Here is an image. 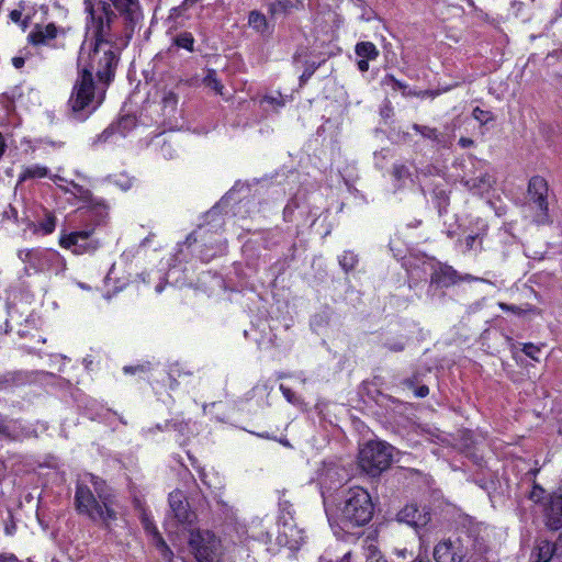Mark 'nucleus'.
<instances>
[{
    "label": "nucleus",
    "mask_w": 562,
    "mask_h": 562,
    "mask_svg": "<svg viewBox=\"0 0 562 562\" xmlns=\"http://www.w3.org/2000/svg\"><path fill=\"white\" fill-rule=\"evenodd\" d=\"M133 24L140 18L137 0H85L89 15L87 37L78 56V78L68 104L78 121L88 119L103 102L105 86L114 76L117 54L112 44V30L116 14Z\"/></svg>",
    "instance_id": "obj_1"
},
{
    "label": "nucleus",
    "mask_w": 562,
    "mask_h": 562,
    "mask_svg": "<svg viewBox=\"0 0 562 562\" xmlns=\"http://www.w3.org/2000/svg\"><path fill=\"white\" fill-rule=\"evenodd\" d=\"M225 206L226 201L222 200L205 213L203 223L187 237L183 244L179 245V256L184 257V252L189 251L202 261L207 262L225 252L226 238L222 235L225 225L223 214Z\"/></svg>",
    "instance_id": "obj_2"
},
{
    "label": "nucleus",
    "mask_w": 562,
    "mask_h": 562,
    "mask_svg": "<svg viewBox=\"0 0 562 562\" xmlns=\"http://www.w3.org/2000/svg\"><path fill=\"white\" fill-rule=\"evenodd\" d=\"M75 501L78 513L97 524L110 527L117 519L106 484L93 474L87 473L79 479Z\"/></svg>",
    "instance_id": "obj_3"
},
{
    "label": "nucleus",
    "mask_w": 562,
    "mask_h": 562,
    "mask_svg": "<svg viewBox=\"0 0 562 562\" xmlns=\"http://www.w3.org/2000/svg\"><path fill=\"white\" fill-rule=\"evenodd\" d=\"M409 282L430 277L429 292L434 289L449 288L460 281H476L471 274L460 276L452 267L442 265L427 256L415 257L404 262Z\"/></svg>",
    "instance_id": "obj_4"
},
{
    "label": "nucleus",
    "mask_w": 562,
    "mask_h": 562,
    "mask_svg": "<svg viewBox=\"0 0 562 562\" xmlns=\"http://www.w3.org/2000/svg\"><path fill=\"white\" fill-rule=\"evenodd\" d=\"M339 513L342 528L367 525L373 515V503L368 491L360 486L349 487L344 492Z\"/></svg>",
    "instance_id": "obj_5"
},
{
    "label": "nucleus",
    "mask_w": 562,
    "mask_h": 562,
    "mask_svg": "<svg viewBox=\"0 0 562 562\" xmlns=\"http://www.w3.org/2000/svg\"><path fill=\"white\" fill-rule=\"evenodd\" d=\"M26 276L36 273H63L67 268L64 256L52 248H23L16 251Z\"/></svg>",
    "instance_id": "obj_6"
},
{
    "label": "nucleus",
    "mask_w": 562,
    "mask_h": 562,
    "mask_svg": "<svg viewBox=\"0 0 562 562\" xmlns=\"http://www.w3.org/2000/svg\"><path fill=\"white\" fill-rule=\"evenodd\" d=\"M169 513L165 520V529L175 547H178V539L192 528L196 515L189 507L184 494L176 490L169 494Z\"/></svg>",
    "instance_id": "obj_7"
},
{
    "label": "nucleus",
    "mask_w": 562,
    "mask_h": 562,
    "mask_svg": "<svg viewBox=\"0 0 562 562\" xmlns=\"http://www.w3.org/2000/svg\"><path fill=\"white\" fill-rule=\"evenodd\" d=\"M475 540L465 531L438 542L432 551L436 562H465L474 551Z\"/></svg>",
    "instance_id": "obj_8"
},
{
    "label": "nucleus",
    "mask_w": 562,
    "mask_h": 562,
    "mask_svg": "<svg viewBox=\"0 0 562 562\" xmlns=\"http://www.w3.org/2000/svg\"><path fill=\"white\" fill-rule=\"evenodd\" d=\"M393 447L383 441H369L359 452V465L369 475L385 471L393 460Z\"/></svg>",
    "instance_id": "obj_9"
},
{
    "label": "nucleus",
    "mask_w": 562,
    "mask_h": 562,
    "mask_svg": "<svg viewBox=\"0 0 562 562\" xmlns=\"http://www.w3.org/2000/svg\"><path fill=\"white\" fill-rule=\"evenodd\" d=\"M187 535H189V550L196 562H215L220 541L213 532L191 528Z\"/></svg>",
    "instance_id": "obj_10"
},
{
    "label": "nucleus",
    "mask_w": 562,
    "mask_h": 562,
    "mask_svg": "<svg viewBox=\"0 0 562 562\" xmlns=\"http://www.w3.org/2000/svg\"><path fill=\"white\" fill-rule=\"evenodd\" d=\"M318 214L319 210L312 207L306 200L305 193L302 192L296 193L283 211L284 220L286 222H294L297 227L312 226Z\"/></svg>",
    "instance_id": "obj_11"
},
{
    "label": "nucleus",
    "mask_w": 562,
    "mask_h": 562,
    "mask_svg": "<svg viewBox=\"0 0 562 562\" xmlns=\"http://www.w3.org/2000/svg\"><path fill=\"white\" fill-rule=\"evenodd\" d=\"M347 472L345 469L336 463L325 464L319 473V486L323 497V503L327 516L330 512L331 494L339 488L347 480Z\"/></svg>",
    "instance_id": "obj_12"
},
{
    "label": "nucleus",
    "mask_w": 562,
    "mask_h": 562,
    "mask_svg": "<svg viewBox=\"0 0 562 562\" xmlns=\"http://www.w3.org/2000/svg\"><path fill=\"white\" fill-rule=\"evenodd\" d=\"M60 247L71 250L75 255L92 254L100 247V241L93 237V228L61 233Z\"/></svg>",
    "instance_id": "obj_13"
},
{
    "label": "nucleus",
    "mask_w": 562,
    "mask_h": 562,
    "mask_svg": "<svg viewBox=\"0 0 562 562\" xmlns=\"http://www.w3.org/2000/svg\"><path fill=\"white\" fill-rule=\"evenodd\" d=\"M528 201L536 209L535 221L546 224L549 221L548 183L544 178L533 176L528 183Z\"/></svg>",
    "instance_id": "obj_14"
},
{
    "label": "nucleus",
    "mask_w": 562,
    "mask_h": 562,
    "mask_svg": "<svg viewBox=\"0 0 562 562\" xmlns=\"http://www.w3.org/2000/svg\"><path fill=\"white\" fill-rule=\"evenodd\" d=\"M305 532L299 528L291 515H282L279 520L278 541L290 550H297L305 541Z\"/></svg>",
    "instance_id": "obj_15"
},
{
    "label": "nucleus",
    "mask_w": 562,
    "mask_h": 562,
    "mask_svg": "<svg viewBox=\"0 0 562 562\" xmlns=\"http://www.w3.org/2000/svg\"><path fill=\"white\" fill-rule=\"evenodd\" d=\"M65 30L57 27L54 23L46 25H36L29 34V42L34 46H48L52 48H60L64 44L58 40L65 35Z\"/></svg>",
    "instance_id": "obj_16"
},
{
    "label": "nucleus",
    "mask_w": 562,
    "mask_h": 562,
    "mask_svg": "<svg viewBox=\"0 0 562 562\" xmlns=\"http://www.w3.org/2000/svg\"><path fill=\"white\" fill-rule=\"evenodd\" d=\"M72 193L79 196L85 205L81 209H86L89 216L95 222L97 225L101 224L108 216V205L102 199L94 198L91 192L81 186L71 183Z\"/></svg>",
    "instance_id": "obj_17"
},
{
    "label": "nucleus",
    "mask_w": 562,
    "mask_h": 562,
    "mask_svg": "<svg viewBox=\"0 0 562 562\" xmlns=\"http://www.w3.org/2000/svg\"><path fill=\"white\" fill-rule=\"evenodd\" d=\"M142 525L146 533L151 538V543L156 547L165 562H172L173 552L168 547L161 535L159 533L154 520L147 513L142 515Z\"/></svg>",
    "instance_id": "obj_18"
},
{
    "label": "nucleus",
    "mask_w": 562,
    "mask_h": 562,
    "mask_svg": "<svg viewBox=\"0 0 562 562\" xmlns=\"http://www.w3.org/2000/svg\"><path fill=\"white\" fill-rule=\"evenodd\" d=\"M397 520L418 529L430 521V513L425 506L419 507L416 504H408L398 512Z\"/></svg>",
    "instance_id": "obj_19"
},
{
    "label": "nucleus",
    "mask_w": 562,
    "mask_h": 562,
    "mask_svg": "<svg viewBox=\"0 0 562 562\" xmlns=\"http://www.w3.org/2000/svg\"><path fill=\"white\" fill-rule=\"evenodd\" d=\"M178 97L173 91H166L161 98V111L164 116V124L168 130H176L180 127L178 119L180 113L178 111Z\"/></svg>",
    "instance_id": "obj_20"
},
{
    "label": "nucleus",
    "mask_w": 562,
    "mask_h": 562,
    "mask_svg": "<svg viewBox=\"0 0 562 562\" xmlns=\"http://www.w3.org/2000/svg\"><path fill=\"white\" fill-rule=\"evenodd\" d=\"M486 232V225L483 221L477 222L476 231L471 232L464 236L463 239L458 240V248L461 252H474L481 250L483 236Z\"/></svg>",
    "instance_id": "obj_21"
},
{
    "label": "nucleus",
    "mask_w": 562,
    "mask_h": 562,
    "mask_svg": "<svg viewBox=\"0 0 562 562\" xmlns=\"http://www.w3.org/2000/svg\"><path fill=\"white\" fill-rule=\"evenodd\" d=\"M547 524L551 529L562 527V495H551L544 504Z\"/></svg>",
    "instance_id": "obj_22"
},
{
    "label": "nucleus",
    "mask_w": 562,
    "mask_h": 562,
    "mask_svg": "<svg viewBox=\"0 0 562 562\" xmlns=\"http://www.w3.org/2000/svg\"><path fill=\"white\" fill-rule=\"evenodd\" d=\"M355 53L359 57L358 69L361 72L369 70V61L375 60L379 56L376 46L371 42H360L355 47Z\"/></svg>",
    "instance_id": "obj_23"
},
{
    "label": "nucleus",
    "mask_w": 562,
    "mask_h": 562,
    "mask_svg": "<svg viewBox=\"0 0 562 562\" xmlns=\"http://www.w3.org/2000/svg\"><path fill=\"white\" fill-rule=\"evenodd\" d=\"M394 191L398 192L414 186V179L408 167L403 164H395L392 169Z\"/></svg>",
    "instance_id": "obj_24"
},
{
    "label": "nucleus",
    "mask_w": 562,
    "mask_h": 562,
    "mask_svg": "<svg viewBox=\"0 0 562 562\" xmlns=\"http://www.w3.org/2000/svg\"><path fill=\"white\" fill-rule=\"evenodd\" d=\"M135 126V120L132 116L122 117L116 125H111L97 136L95 143L108 142L114 133L125 137L128 131Z\"/></svg>",
    "instance_id": "obj_25"
},
{
    "label": "nucleus",
    "mask_w": 562,
    "mask_h": 562,
    "mask_svg": "<svg viewBox=\"0 0 562 562\" xmlns=\"http://www.w3.org/2000/svg\"><path fill=\"white\" fill-rule=\"evenodd\" d=\"M260 524L262 525V529L257 531L256 527L252 526L251 530H250L251 535H248L249 530L246 529L245 527H243V526L237 527L236 533H237L238 542L241 544H246L248 542V538H252V539L258 540L263 543L270 542L272 536L266 527V520H261Z\"/></svg>",
    "instance_id": "obj_26"
},
{
    "label": "nucleus",
    "mask_w": 562,
    "mask_h": 562,
    "mask_svg": "<svg viewBox=\"0 0 562 562\" xmlns=\"http://www.w3.org/2000/svg\"><path fill=\"white\" fill-rule=\"evenodd\" d=\"M557 552V544L546 539H539L531 553L533 562H549Z\"/></svg>",
    "instance_id": "obj_27"
},
{
    "label": "nucleus",
    "mask_w": 562,
    "mask_h": 562,
    "mask_svg": "<svg viewBox=\"0 0 562 562\" xmlns=\"http://www.w3.org/2000/svg\"><path fill=\"white\" fill-rule=\"evenodd\" d=\"M413 128L419 133L423 137L428 138L436 143L439 147L449 148L451 146L450 137L445 136L434 127L414 124Z\"/></svg>",
    "instance_id": "obj_28"
},
{
    "label": "nucleus",
    "mask_w": 562,
    "mask_h": 562,
    "mask_svg": "<svg viewBox=\"0 0 562 562\" xmlns=\"http://www.w3.org/2000/svg\"><path fill=\"white\" fill-rule=\"evenodd\" d=\"M286 102V97H283L279 91H273L263 95L259 101V105L265 112H277L282 109Z\"/></svg>",
    "instance_id": "obj_29"
},
{
    "label": "nucleus",
    "mask_w": 562,
    "mask_h": 562,
    "mask_svg": "<svg viewBox=\"0 0 562 562\" xmlns=\"http://www.w3.org/2000/svg\"><path fill=\"white\" fill-rule=\"evenodd\" d=\"M27 227L35 235L46 236L52 234L56 228V217L53 213L47 212L45 217L37 224L27 221Z\"/></svg>",
    "instance_id": "obj_30"
},
{
    "label": "nucleus",
    "mask_w": 562,
    "mask_h": 562,
    "mask_svg": "<svg viewBox=\"0 0 562 562\" xmlns=\"http://www.w3.org/2000/svg\"><path fill=\"white\" fill-rule=\"evenodd\" d=\"M464 183L469 188L470 191L477 193V194H483L490 188H492V186L494 183V178L491 175H488L487 172H485L477 177L470 178V179L465 180Z\"/></svg>",
    "instance_id": "obj_31"
},
{
    "label": "nucleus",
    "mask_w": 562,
    "mask_h": 562,
    "mask_svg": "<svg viewBox=\"0 0 562 562\" xmlns=\"http://www.w3.org/2000/svg\"><path fill=\"white\" fill-rule=\"evenodd\" d=\"M248 25L261 35H270L272 27L269 25L265 14L257 10H252L248 15Z\"/></svg>",
    "instance_id": "obj_32"
},
{
    "label": "nucleus",
    "mask_w": 562,
    "mask_h": 562,
    "mask_svg": "<svg viewBox=\"0 0 562 562\" xmlns=\"http://www.w3.org/2000/svg\"><path fill=\"white\" fill-rule=\"evenodd\" d=\"M48 176V169L45 166L41 165H31L26 166L22 169L19 181L23 182L29 179H41Z\"/></svg>",
    "instance_id": "obj_33"
},
{
    "label": "nucleus",
    "mask_w": 562,
    "mask_h": 562,
    "mask_svg": "<svg viewBox=\"0 0 562 562\" xmlns=\"http://www.w3.org/2000/svg\"><path fill=\"white\" fill-rule=\"evenodd\" d=\"M203 83L212 89L215 93L223 95L224 86L217 79L216 71L213 69H209L205 77L203 78Z\"/></svg>",
    "instance_id": "obj_34"
},
{
    "label": "nucleus",
    "mask_w": 562,
    "mask_h": 562,
    "mask_svg": "<svg viewBox=\"0 0 562 562\" xmlns=\"http://www.w3.org/2000/svg\"><path fill=\"white\" fill-rule=\"evenodd\" d=\"M339 266L345 272L351 271L358 263V257L351 251H344L338 257Z\"/></svg>",
    "instance_id": "obj_35"
},
{
    "label": "nucleus",
    "mask_w": 562,
    "mask_h": 562,
    "mask_svg": "<svg viewBox=\"0 0 562 562\" xmlns=\"http://www.w3.org/2000/svg\"><path fill=\"white\" fill-rule=\"evenodd\" d=\"M349 559H350V553H346L344 555L342 562H349ZM367 562H386V560H384L380 555L379 551L373 546H370L369 547V555H368ZM412 562H430V561L427 560V559H423L420 557H417Z\"/></svg>",
    "instance_id": "obj_36"
},
{
    "label": "nucleus",
    "mask_w": 562,
    "mask_h": 562,
    "mask_svg": "<svg viewBox=\"0 0 562 562\" xmlns=\"http://www.w3.org/2000/svg\"><path fill=\"white\" fill-rule=\"evenodd\" d=\"M200 479L204 485L215 491H220L223 486L222 480L215 473L201 472Z\"/></svg>",
    "instance_id": "obj_37"
},
{
    "label": "nucleus",
    "mask_w": 562,
    "mask_h": 562,
    "mask_svg": "<svg viewBox=\"0 0 562 562\" xmlns=\"http://www.w3.org/2000/svg\"><path fill=\"white\" fill-rule=\"evenodd\" d=\"M175 44L189 52L193 50L194 38L191 33L183 32L176 36Z\"/></svg>",
    "instance_id": "obj_38"
},
{
    "label": "nucleus",
    "mask_w": 562,
    "mask_h": 562,
    "mask_svg": "<svg viewBox=\"0 0 562 562\" xmlns=\"http://www.w3.org/2000/svg\"><path fill=\"white\" fill-rule=\"evenodd\" d=\"M434 195H435V199H436V203H437V207L439 210V213H441L442 210L449 203V196H448L447 192L443 189H439V188H437L434 191Z\"/></svg>",
    "instance_id": "obj_39"
},
{
    "label": "nucleus",
    "mask_w": 562,
    "mask_h": 562,
    "mask_svg": "<svg viewBox=\"0 0 562 562\" xmlns=\"http://www.w3.org/2000/svg\"><path fill=\"white\" fill-rule=\"evenodd\" d=\"M382 85L386 88H391L392 90H404L407 87L405 83L395 79L392 75H386L382 79Z\"/></svg>",
    "instance_id": "obj_40"
},
{
    "label": "nucleus",
    "mask_w": 562,
    "mask_h": 562,
    "mask_svg": "<svg viewBox=\"0 0 562 562\" xmlns=\"http://www.w3.org/2000/svg\"><path fill=\"white\" fill-rule=\"evenodd\" d=\"M473 119L479 121L482 125L487 124L490 121L493 120V115L491 112L485 111L476 106L472 112Z\"/></svg>",
    "instance_id": "obj_41"
},
{
    "label": "nucleus",
    "mask_w": 562,
    "mask_h": 562,
    "mask_svg": "<svg viewBox=\"0 0 562 562\" xmlns=\"http://www.w3.org/2000/svg\"><path fill=\"white\" fill-rule=\"evenodd\" d=\"M286 3L284 1L278 0L269 4V13L271 15H277L284 13L286 11Z\"/></svg>",
    "instance_id": "obj_42"
},
{
    "label": "nucleus",
    "mask_w": 562,
    "mask_h": 562,
    "mask_svg": "<svg viewBox=\"0 0 562 562\" xmlns=\"http://www.w3.org/2000/svg\"><path fill=\"white\" fill-rule=\"evenodd\" d=\"M544 495H546V491L541 486L533 485L532 490L529 493V498L531 501L538 503L544 498Z\"/></svg>",
    "instance_id": "obj_43"
},
{
    "label": "nucleus",
    "mask_w": 562,
    "mask_h": 562,
    "mask_svg": "<svg viewBox=\"0 0 562 562\" xmlns=\"http://www.w3.org/2000/svg\"><path fill=\"white\" fill-rule=\"evenodd\" d=\"M207 279H211L212 288H222L223 286L222 278L218 276H215V274L211 276L210 272L202 274V277L200 279L201 283L204 284Z\"/></svg>",
    "instance_id": "obj_44"
},
{
    "label": "nucleus",
    "mask_w": 562,
    "mask_h": 562,
    "mask_svg": "<svg viewBox=\"0 0 562 562\" xmlns=\"http://www.w3.org/2000/svg\"><path fill=\"white\" fill-rule=\"evenodd\" d=\"M114 183L123 191L131 189L133 184L132 180L124 175L119 176Z\"/></svg>",
    "instance_id": "obj_45"
},
{
    "label": "nucleus",
    "mask_w": 562,
    "mask_h": 562,
    "mask_svg": "<svg viewBox=\"0 0 562 562\" xmlns=\"http://www.w3.org/2000/svg\"><path fill=\"white\" fill-rule=\"evenodd\" d=\"M522 351L525 352L526 356H528L529 358L533 359V360H539L538 359V353L540 352V348L532 345V344H526L524 346V349Z\"/></svg>",
    "instance_id": "obj_46"
},
{
    "label": "nucleus",
    "mask_w": 562,
    "mask_h": 562,
    "mask_svg": "<svg viewBox=\"0 0 562 562\" xmlns=\"http://www.w3.org/2000/svg\"><path fill=\"white\" fill-rule=\"evenodd\" d=\"M187 428H188V424L187 423L173 422V423H166L164 429H167V430L172 429V430L178 431L179 434H181L183 436L184 435V430Z\"/></svg>",
    "instance_id": "obj_47"
},
{
    "label": "nucleus",
    "mask_w": 562,
    "mask_h": 562,
    "mask_svg": "<svg viewBox=\"0 0 562 562\" xmlns=\"http://www.w3.org/2000/svg\"><path fill=\"white\" fill-rule=\"evenodd\" d=\"M160 154L165 159H173L177 156L176 150L172 148L171 144L164 143L160 148Z\"/></svg>",
    "instance_id": "obj_48"
},
{
    "label": "nucleus",
    "mask_w": 562,
    "mask_h": 562,
    "mask_svg": "<svg viewBox=\"0 0 562 562\" xmlns=\"http://www.w3.org/2000/svg\"><path fill=\"white\" fill-rule=\"evenodd\" d=\"M0 435L15 439V436L11 432V425L7 423V420L0 416Z\"/></svg>",
    "instance_id": "obj_49"
},
{
    "label": "nucleus",
    "mask_w": 562,
    "mask_h": 562,
    "mask_svg": "<svg viewBox=\"0 0 562 562\" xmlns=\"http://www.w3.org/2000/svg\"><path fill=\"white\" fill-rule=\"evenodd\" d=\"M146 369H148V366L137 364V366H126L123 368V371L126 374H136L139 372H145Z\"/></svg>",
    "instance_id": "obj_50"
},
{
    "label": "nucleus",
    "mask_w": 562,
    "mask_h": 562,
    "mask_svg": "<svg viewBox=\"0 0 562 562\" xmlns=\"http://www.w3.org/2000/svg\"><path fill=\"white\" fill-rule=\"evenodd\" d=\"M280 391L282 392L283 396L286 398V401L289 403H295L296 402V396L295 394L291 391V389L286 387L285 385L281 384L280 385Z\"/></svg>",
    "instance_id": "obj_51"
},
{
    "label": "nucleus",
    "mask_w": 562,
    "mask_h": 562,
    "mask_svg": "<svg viewBox=\"0 0 562 562\" xmlns=\"http://www.w3.org/2000/svg\"><path fill=\"white\" fill-rule=\"evenodd\" d=\"M4 217L8 218V220H12L14 222H19V217H18V211L15 207L9 205L8 210L4 211Z\"/></svg>",
    "instance_id": "obj_52"
},
{
    "label": "nucleus",
    "mask_w": 562,
    "mask_h": 562,
    "mask_svg": "<svg viewBox=\"0 0 562 562\" xmlns=\"http://www.w3.org/2000/svg\"><path fill=\"white\" fill-rule=\"evenodd\" d=\"M404 340L401 339L394 344H386V347L391 350V351H401L404 349Z\"/></svg>",
    "instance_id": "obj_53"
},
{
    "label": "nucleus",
    "mask_w": 562,
    "mask_h": 562,
    "mask_svg": "<svg viewBox=\"0 0 562 562\" xmlns=\"http://www.w3.org/2000/svg\"><path fill=\"white\" fill-rule=\"evenodd\" d=\"M25 64V59L24 57L22 56H15L12 58V65L16 68V69H20L24 66Z\"/></svg>",
    "instance_id": "obj_54"
},
{
    "label": "nucleus",
    "mask_w": 562,
    "mask_h": 562,
    "mask_svg": "<svg viewBox=\"0 0 562 562\" xmlns=\"http://www.w3.org/2000/svg\"><path fill=\"white\" fill-rule=\"evenodd\" d=\"M428 393H429V389L426 385L419 386L415 391V394H416L417 397H425V396L428 395Z\"/></svg>",
    "instance_id": "obj_55"
},
{
    "label": "nucleus",
    "mask_w": 562,
    "mask_h": 562,
    "mask_svg": "<svg viewBox=\"0 0 562 562\" xmlns=\"http://www.w3.org/2000/svg\"><path fill=\"white\" fill-rule=\"evenodd\" d=\"M474 142L471 139V138H468V137H461L459 139V145L462 147V148H468V147H471L473 146Z\"/></svg>",
    "instance_id": "obj_56"
},
{
    "label": "nucleus",
    "mask_w": 562,
    "mask_h": 562,
    "mask_svg": "<svg viewBox=\"0 0 562 562\" xmlns=\"http://www.w3.org/2000/svg\"><path fill=\"white\" fill-rule=\"evenodd\" d=\"M21 18H22V12L19 10H13L10 12V19L14 23H19L21 21Z\"/></svg>",
    "instance_id": "obj_57"
},
{
    "label": "nucleus",
    "mask_w": 562,
    "mask_h": 562,
    "mask_svg": "<svg viewBox=\"0 0 562 562\" xmlns=\"http://www.w3.org/2000/svg\"><path fill=\"white\" fill-rule=\"evenodd\" d=\"M7 149V144L3 135L0 133V159L2 158L4 151Z\"/></svg>",
    "instance_id": "obj_58"
},
{
    "label": "nucleus",
    "mask_w": 562,
    "mask_h": 562,
    "mask_svg": "<svg viewBox=\"0 0 562 562\" xmlns=\"http://www.w3.org/2000/svg\"><path fill=\"white\" fill-rule=\"evenodd\" d=\"M0 562H20L13 555H0Z\"/></svg>",
    "instance_id": "obj_59"
},
{
    "label": "nucleus",
    "mask_w": 562,
    "mask_h": 562,
    "mask_svg": "<svg viewBox=\"0 0 562 562\" xmlns=\"http://www.w3.org/2000/svg\"><path fill=\"white\" fill-rule=\"evenodd\" d=\"M314 70H315V67H313L312 69H306L303 72V75L301 76V80H305V79L310 78L313 75Z\"/></svg>",
    "instance_id": "obj_60"
},
{
    "label": "nucleus",
    "mask_w": 562,
    "mask_h": 562,
    "mask_svg": "<svg viewBox=\"0 0 562 562\" xmlns=\"http://www.w3.org/2000/svg\"><path fill=\"white\" fill-rule=\"evenodd\" d=\"M14 314H15V310H14V308H12V307H9V308H8V315H9V317H10V319H11V321H14V318H15V317H14Z\"/></svg>",
    "instance_id": "obj_61"
},
{
    "label": "nucleus",
    "mask_w": 562,
    "mask_h": 562,
    "mask_svg": "<svg viewBox=\"0 0 562 562\" xmlns=\"http://www.w3.org/2000/svg\"><path fill=\"white\" fill-rule=\"evenodd\" d=\"M178 555L183 562H187L186 557L183 555V551L181 549L178 550Z\"/></svg>",
    "instance_id": "obj_62"
},
{
    "label": "nucleus",
    "mask_w": 562,
    "mask_h": 562,
    "mask_svg": "<svg viewBox=\"0 0 562 562\" xmlns=\"http://www.w3.org/2000/svg\"><path fill=\"white\" fill-rule=\"evenodd\" d=\"M164 288H165V286H164L162 284H158V285L156 286V292H157V293H161V292H162V290H164Z\"/></svg>",
    "instance_id": "obj_63"
},
{
    "label": "nucleus",
    "mask_w": 562,
    "mask_h": 562,
    "mask_svg": "<svg viewBox=\"0 0 562 562\" xmlns=\"http://www.w3.org/2000/svg\"><path fill=\"white\" fill-rule=\"evenodd\" d=\"M78 285H79L81 289H83V290H88V289H89V286H88L87 284L81 283V282H79V283H78Z\"/></svg>",
    "instance_id": "obj_64"
}]
</instances>
